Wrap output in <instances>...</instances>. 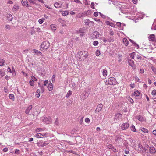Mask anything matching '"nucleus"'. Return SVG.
<instances>
[{"label": "nucleus", "instance_id": "f257e3e1", "mask_svg": "<svg viewBox=\"0 0 156 156\" xmlns=\"http://www.w3.org/2000/svg\"><path fill=\"white\" fill-rule=\"evenodd\" d=\"M41 51H45L48 49L50 46V43L47 41H44L41 45Z\"/></svg>", "mask_w": 156, "mask_h": 156}, {"label": "nucleus", "instance_id": "f03ea898", "mask_svg": "<svg viewBox=\"0 0 156 156\" xmlns=\"http://www.w3.org/2000/svg\"><path fill=\"white\" fill-rule=\"evenodd\" d=\"M116 81L115 79L113 77H110L107 80L105 83L106 85L108 84L112 85L116 84Z\"/></svg>", "mask_w": 156, "mask_h": 156}, {"label": "nucleus", "instance_id": "7ed1b4c3", "mask_svg": "<svg viewBox=\"0 0 156 156\" xmlns=\"http://www.w3.org/2000/svg\"><path fill=\"white\" fill-rule=\"evenodd\" d=\"M78 55H81L83 57L84 60L88 56V53L86 51H82L79 52Z\"/></svg>", "mask_w": 156, "mask_h": 156}, {"label": "nucleus", "instance_id": "20e7f679", "mask_svg": "<svg viewBox=\"0 0 156 156\" xmlns=\"http://www.w3.org/2000/svg\"><path fill=\"white\" fill-rule=\"evenodd\" d=\"M86 30L84 28H80L79 30L76 31V33L77 34H80V35L82 36L83 35V34L85 32Z\"/></svg>", "mask_w": 156, "mask_h": 156}, {"label": "nucleus", "instance_id": "39448f33", "mask_svg": "<svg viewBox=\"0 0 156 156\" xmlns=\"http://www.w3.org/2000/svg\"><path fill=\"white\" fill-rule=\"evenodd\" d=\"M128 62L129 65L132 67L133 69H135L136 66L134 64V62L131 59H129L128 60Z\"/></svg>", "mask_w": 156, "mask_h": 156}, {"label": "nucleus", "instance_id": "423d86ee", "mask_svg": "<svg viewBox=\"0 0 156 156\" xmlns=\"http://www.w3.org/2000/svg\"><path fill=\"white\" fill-rule=\"evenodd\" d=\"M99 35V33L98 31L94 32L91 35V37L92 38H98Z\"/></svg>", "mask_w": 156, "mask_h": 156}, {"label": "nucleus", "instance_id": "0eeeda50", "mask_svg": "<svg viewBox=\"0 0 156 156\" xmlns=\"http://www.w3.org/2000/svg\"><path fill=\"white\" fill-rule=\"evenodd\" d=\"M122 140L121 139L120 136L117 135L116 136L115 141L116 143L120 144L122 142Z\"/></svg>", "mask_w": 156, "mask_h": 156}, {"label": "nucleus", "instance_id": "6e6552de", "mask_svg": "<svg viewBox=\"0 0 156 156\" xmlns=\"http://www.w3.org/2000/svg\"><path fill=\"white\" fill-rule=\"evenodd\" d=\"M90 90L89 89L88 90H85L84 93H83V95L82 96V98L84 99L86 98L90 94Z\"/></svg>", "mask_w": 156, "mask_h": 156}, {"label": "nucleus", "instance_id": "1a4fd4ad", "mask_svg": "<svg viewBox=\"0 0 156 156\" xmlns=\"http://www.w3.org/2000/svg\"><path fill=\"white\" fill-rule=\"evenodd\" d=\"M129 126V124L127 123H125L122 124L121 126V128L122 130H124L126 129Z\"/></svg>", "mask_w": 156, "mask_h": 156}, {"label": "nucleus", "instance_id": "9d476101", "mask_svg": "<svg viewBox=\"0 0 156 156\" xmlns=\"http://www.w3.org/2000/svg\"><path fill=\"white\" fill-rule=\"evenodd\" d=\"M21 3L23 6L27 7L29 6L27 0H22Z\"/></svg>", "mask_w": 156, "mask_h": 156}, {"label": "nucleus", "instance_id": "9b49d317", "mask_svg": "<svg viewBox=\"0 0 156 156\" xmlns=\"http://www.w3.org/2000/svg\"><path fill=\"white\" fill-rule=\"evenodd\" d=\"M62 5V3L61 2H58L55 3L54 4V6L57 8H59L61 7Z\"/></svg>", "mask_w": 156, "mask_h": 156}, {"label": "nucleus", "instance_id": "f8f14e48", "mask_svg": "<svg viewBox=\"0 0 156 156\" xmlns=\"http://www.w3.org/2000/svg\"><path fill=\"white\" fill-rule=\"evenodd\" d=\"M122 116V115L120 114H116L115 115V116L114 118L115 120L117 121H119L121 119Z\"/></svg>", "mask_w": 156, "mask_h": 156}, {"label": "nucleus", "instance_id": "ddd939ff", "mask_svg": "<svg viewBox=\"0 0 156 156\" xmlns=\"http://www.w3.org/2000/svg\"><path fill=\"white\" fill-rule=\"evenodd\" d=\"M102 107L103 105L102 104H98L97 106L95 111L97 112H99L102 109Z\"/></svg>", "mask_w": 156, "mask_h": 156}, {"label": "nucleus", "instance_id": "4468645a", "mask_svg": "<svg viewBox=\"0 0 156 156\" xmlns=\"http://www.w3.org/2000/svg\"><path fill=\"white\" fill-rule=\"evenodd\" d=\"M149 148V152L150 153L152 154L155 153L156 150L153 147H150Z\"/></svg>", "mask_w": 156, "mask_h": 156}, {"label": "nucleus", "instance_id": "2eb2a0df", "mask_svg": "<svg viewBox=\"0 0 156 156\" xmlns=\"http://www.w3.org/2000/svg\"><path fill=\"white\" fill-rule=\"evenodd\" d=\"M32 105H29L25 110V113L27 114H28L29 113L30 111L32 109Z\"/></svg>", "mask_w": 156, "mask_h": 156}, {"label": "nucleus", "instance_id": "dca6fc26", "mask_svg": "<svg viewBox=\"0 0 156 156\" xmlns=\"http://www.w3.org/2000/svg\"><path fill=\"white\" fill-rule=\"evenodd\" d=\"M44 135H43V134L41 133H37L35 135V136L37 137V138H41L44 137Z\"/></svg>", "mask_w": 156, "mask_h": 156}, {"label": "nucleus", "instance_id": "f3484780", "mask_svg": "<svg viewBox=\"0 0 156 156\" xmlns=\"http://www.w3.org/2000/svg\"><path fill=\"white\" fill-rule=\"evenodd\" d=\"M90 23H91L92 24H93L94 22L90 21L89 20L87 19L84 20V23L86 25H89Z\"/></svg>", "mask_w": 156, "mask_h": 156}, {"label": "nucleus", "instance_id": "a211bd4d", "mask_svg": "<svg viewBox=\"0 0 156 156\" xmlns=\"http://www.w3.org/2000/svg\"><path fill=\"white\" fill-rule=\"evenodd\" d=\"M149 38V41H154L155 40L154 35V34H151V35H150Z\"/></svg>", "mask_w": 156, "mask_h": 156}, {"label": "nucleus", "instance_id": "6ab92c4d", "mask_svg": "<svg viewBox=\"0 0 156 156\" xmlns=\"http://www.w3.org/2000/svg\"><path fill=\"white\" fill-rule=\"evenodd\" d=\"M48 89L49 91H51L53 89V85L52 83L49 84L48 86Z\"/></svg>", "mask_w": 156, "mask_h": 156}, {"label": "nucleus", "instance_id": "aec40b11", "mask_svg": "<svg viewBox=\"0 0 156 156\" xmlns=\"http://www.w3.org/2000/svg\"><path fill=\"white\" fill-rule=\"evenodd\" d=\"M136 118L140 121H143L144 120L143 117L140 115H138L136 117Z\"/></svg>", "mask_w": 156, "mask_h": 156}, {"label": "nucleus", "instance_id": "412c9836", "mask_svg": "<svg viewBox=\"0 0 156 156\" xmlns=\"http://www.w3.org/2000/svg\"><path fill=\"white\" fill-rule=\"evenodd\" d=\"M123 41L126 46H127L128 44L129 41L126 38H124L123 40Z\"/></svg>", "mask_w": 156, "mask_h": 156}, {"label": "nucleus", "instance_id": "4be33fe9", "mask_svg": "<svg viewBox=\"0 0 156 156\" xmlns=\"http://www.w3.org/2000/svg\"><path fill=\"white\" fill-rule=\"evenodd\" d=\"M34 53L36 54L37 55L42 56V53L38 51L34 50Z\"/></svg>", "mask_w": 156, "mask_h": 156}, {"label": "nucleus", "instance_id": "5701e85b", "mask_svg": "<svg viewBox=\"0 0 156 156\" xmlns=\"http://www.w3.org/2000/svg\"><path fill=\"white\" fill-rule=\"evenodd\" d=\"M19 6L15 5L13 7L12 10H13V12H15L19 9Z\"/></svg>", "mask_w": 156, "mask_h": 156}, {"label": "nucleus", "instance_id": "b1692460", "mask_svg": "<svg viewBox=\"0 0 156 156\" xmlns=\"http://www.w3.org/2000/svg\"><path fill=\"white\" fill-rule=\"evenodd\" d=\"M49 143H46L45 142L42 144H41L40 143H38V145L40 147H44V146H46L47 145L49 144Z\"/></svg>", "mask_w": 156, "mask_h": 156}, {"label": "nucleus", "instance_id": "393cba45", "mask_svg": "<svg viewBox=\"0 0 156 156\" xmlns=\"http://www.w3.org/2000/svg\"><path fill=\"white\" fill-rule=\"evenodd\" d=\"M50 27L53 31H55L56 29V26L54 24H51L50 25Z\"/></svg>", "mask_w": 156, "mask_h": 156}, {"label": "nucleus", "instance_id": "a878e982", "mask_svg": "<svg viewBox=\"0 0 156 156\" xmlns=\"http://www.w3.org/2000/svg\"><path fill=\"white\" fill-rule=\"evenodd\" d=\"M103 75L104 76H106L107 75V72L106 69H103L102 71Z\"/></svg>", "mask_w": 156, "mask_h": 156}, {"label": "nucleus", "instance_id": "bb28decb", "mask_svg": "<svg viewBox=\"0 0 156 156\" xmlns=\"http://www.w3.org/2000/svg\"><path fill=\"white\" fill-rule=\"evenodd\" d=\"M7 18L8 20L11 21L12 19V16L10 14H8L7 15Z\"/></svg>", "mask_w": 156, "mask_h": 156}, {"label": "nucleus", "instance_id": "cd10ccee", "mask_svg": "<svg viewBox=\"0 0 156 156\" xmlns=\"http://www.w3.org/2000/svg\"><path fill=\"white\" fill-rule=\"evenodd\" d=\"M9 97L10 99H11L12 101H14V97L13 94H10L9 95Z\"/></svg>", "mask_w": 156, "mask_h": 156}, {"label": "nucleus", "instance_id": "c85d7f7f", "mask_svg": "<svg viewBox=\"0 0 156 156\" xmlns=\"http://www.w3.org/2000/svg\"><path fill=\"white\" fill-rule=\"evenodd\" d=\"M134 95L135 96H139L140 95V93L138 91H135L134 93H133Z\"/></svg>", "mask_w": 156, "mask_h": 156}, {"label": "nucleus", "instance_id": "c756f323", "mask_svg": "<svg viewBox=\"0 0 156 156\" xmlns=\"http://www.w3.org/2000/svg\"><path fill=\"white\" fill-rule=\"evenodd\" d=\"M5 60L2 59H0V66H2L4 65L5 63Z\"/></svg>", "mask_w": 156, "mask_h": 156}, {"label": "nucleus", "instance_id": "7c9ffc66", "mask_svg": "<svg viewBox=\"0 0 156 156\" xmlns=\"http://www.w3.org/2000/svg\"><path fill=\"white\" fill-rule=\"evenodd\" d=\"M141 130L144 133H147L148 132V130L147 129L144 128H141Z\"/></svg>", "mask_w": 156, "mask_h": 156}, {"label": "nucleus", "instance_id": "2f4dec72", "mask_svg": "<svg viewBox=\"0 0 156 156\" xmlns=\"http://www.w3.org/2000/svg\"><path fill=\"white\" fill-rule=\"evenodd\" d=\"M36 93V97L37 98H39L40 96V92L39 90L37 89V90Z\"/></svg>", "mask_w": 156, "mask_h": 156}, {"label": "nucleus", "instance_id": "473e14b6", "mask_svg": "<svg viewBox=\"0 0 156 156\" xmlns=\"http://www.w3.org/2000/svg\"><path fill=\"white\" fill-rule=\"evenodd\" d=\"M135 52H133L130 54V56L131 58H132V59H134V55H135Z\"/></svg>", "mask_w": 156, "mask_h": 156}, {"label": "nucleus", "instance_id": "72a5a7b5", "mask_svg": "<svg viewBox=\"0 0 156 156\" xmlns=\"http://www.w3.org/2000/svg\"><path fill=\"white\" fill-rule=\"evenodd\" d=\"M151 29L153 30H156V24H155V23H153V24L152 25Z\"/></svg>", "mask_w": 156, "mask_h": 156}, {"label": "nucleus", "instance_id": "f704fd0d", "mask_svg": "<svg viewBox=\"0 0 156 156\" xmlns=\"http://www.w3.org/2000/svg\"><path fill=\"white\" fill-rule=\"evenodd\" d=\"M69 14V12L67 11H63L62 12V14L63 16H66Z\"/></svg>", "mask_w": 156, "mask_h": 156}, {"label": "nucleus", "instance_id": "c9c22d12", "mask_svg": "<svg viewBox=\"0 0 156 156\" xmlns=\"http://www.w3.org/2000/svg\"><path fill=\"white\" fill-rule=\"evenodd\" d=\"M72 91L70 90H69L68 92V93L66 94V97L67 98H68L71 94Z\"/></svg>", "mask_w": 156, "mask_h": 156}, {"label": "nucleus", "instance_id": "e433bc0d", "mask_svg": "<svg viewBox=\"0 0 156 156\" xmlns=\"http://www.w3.org/2000/svg\"><path fill=\"white\" fill-rule=\"evenodd\" d=\"M44 20L45 19L44 18L41 19L39 20L38 22L40 24H41Z\"/></svg>", "mask_w": 156, "mask_h": 156}, {"label": "nucleus", "instance_id": "4c0bfd02", "mask_svg": "<svg viewBox=\"0 0 156 156\" xmlns=\"http://www.w3.org/2000/svg\"><path fill=\"white\" fill-rule=\"evenodd\" d=\"M131 129L132 131L133 132L136 131V129L135 128V126L133 125L131 127Z\"/></svg>", "mask_w": 156, "mask_h": 156}, {"label": "nucleus", "instance_id": "58836bf2", "mask_svg": "<svg viewBox=\"0 0 156 156\" xmlns=\"http://www.w3.org/2000/svg\"><path fill=\"white\" fill-rule=\"evenodd\" d=\"M43 121L45 122L47 124L49 123V121L48 120V118H44L43 119Z\"/></svg>", "mask_w": 156, "mask_h": 156}, {"label": "nucleus", "instance_id": "ea45409f", "mask_svg": "<svg viewBox=\"0 0 156 156\" xmlns=\"http://www.w3.org/2000/svg\"><path fill=\"white\" fill-rule=\"evenodd\" d=\"M73 45V43L72 42H69L68 44V48H70L72 47Z\"/></svg>", "mask_w": 156, "mask_h": 156}, {"label": "nucleus", "instance_id": "a19ab883", "mask_svg": "<svg viewBox=\"0 0 156 156\" xmlns=\"http://www.w3.org/2000/svg\"><path fill=\"white\" fill-rule=\"evenodd\" d=\"M96 55L97 56H99L100 55V51L99 50H97L96 51Z\"/></svg>", "mask_w": 156, "mask_h": 156}, {"label": "nucleus", "instance_id": "79ce46f5", "mask_svg": "<svg viewBox=\"0 0 156 156\" xmlns=\"http://www.w3.org/2000/svg\"><path fill=\"white\" fill-rule=\"evenodd\" d=\"M5 75V72L0 70V76L2 77L3 76Z\"/></svg>", "mask_w": 156, "mask_h": 156}, {"label": "nucleus", "instance_id": "37998d69", "mask_svg": "<svg viewBox=\"0 0 156 156\" xmlns=\"http://www.w3.org/2000/svg\"><path fill=\"white\" fill-rule=\"evenodd\" d=\"M43 130H44V129L38 128H37V129H36V132H39L41 131H43Z\"/></svg>", "mask_w": 156, "mask_h": 156}, {"label": "nucleus", "instance_id": "c03bdc74", "mask_svg": "<svg viewBox=\"0 0 156 156\" xmlns=\"http://www.w3.org/2000/svg\"><path fill=\"white\" fill-rule=\"evenodd\" d=\"M30 84L31 86H33L34 85V81L33 80L31 79L30 80Z\"/></svg>", "mask_w": 156, "mask_h": 156}, {"label": "nucleus", "instance_id": "a18cd8bd", "mask_svg": "<svg viewBox=\"0 0 156 156\" xmlns=\"http://www.w3.org/2000/svg\"><path fill=\"white\" fill-rule=\"evenodd\" d=\"M107 147L108 148H109L112 149L113 147L112 144H110L107 145Z\"/></svg>", "mask_w": 156, "mask_h": 156}, {"label": "nucleus", "instance_id": "49530a36", "mask_svg": "<svg viewBox=\"0 0 156 156\" xmlns=\"http://www.w3.org/2000/svg\"><path fill=\"white\" fill-rule=\"evenodd\" d=\"M151 94L152 95L156 96V90H153L151 92Z\"/></svg>", "mask_w": 156, "mask_h": 156}, {"label": "nucleus", "instance_id": "de8ad7c7", "mask_svg": "<svg viewBox=\"0 0 156 156\" xmlns=\"http://www.w3.org/2000/svg\"><path fill=\"white\" fill-rule=\"evenodd\" d=\"M55 75H53L52 78V81L53 83L55 81Z\"/></svg>", "mask_w": 156, "mask_h": 156}, {"label": "nucleus", "instance_id": "09e8293b", "mask_svg": "<svg viewBox=\"0 0 156 156\" xmlns=\"http://www.w3.org/2000/svg\"><path fill=\"white\" fill-rule=\"evenodd\" d=\"M98 41H94L93 44L94 46H96L98 45Z\"/></svg>", "mask_w": 156, "mask_h": 156}, {"label": "nucleus", "instance_id": "8fccbe9b", "mask_svg": "<svg viewBox=\"0 0 156 156\" xmlns=\"http://www.w3.org/2000/svg\"><path fill=\"white\" fill-rule=\"evenodd\" d=\"M112 150L115 152H118V150L114 148V147L112 148Z\"/></svg>", "mask_w": 156, "mask_h": 156}, {"label": "nucleus", "instance_id": "3c124183", "mask_svg": "<svg viewBox=\"0 0 156 156\" xmlns=\"http://www.w3.org/2000/svg\"><path fill=\"white\" fill-rule=\"evenodd\" d=\"M85 122H86L89 123L90 122V119H89V118H86L85 119Z\"/></svg>", "mask_w": 156, "mask_h": 156}, {"label": "nucleus", "instance_id": "603ef678", "mask_svg": "<svg viewBox=\"0 0 156 156\" xmlns=\"http://www.w3.org/2000/svg\"><path fill=\"white\" fill-rule=\"evenodd\" d=\"M78 58H79V59L80 60H84V59L83 58V57L81 55H80L79 56V55H78Z\"/></svg>", "mask_w": 156, "mask_h": 156}, {"label": "nucleus", "instance_id": "864d4df0", "mask_svg": "<svg viewBox=\"0 0 156 156\" xmlns=\"http://www.w3.org/2000/svg\"><path fill=\"white\" fill-rule=\"evenodd\" d=\"M15 153L16 154H20V150L16 149L15 151Z\"/></svg>", "mask_w": 156, "mask_h": 156}, {"label": "nucleus", "instance_id": "5fc2aeb1", "mask_svg": "<svg viewBox=\"0 0 156 156\" xmlns=\"http://www.w3.org/2000/svg\"><path fill=\"white\" fill-rule=\"evenodd\" d=\"M133 44H134V46L136 47V48L137 49L139 48V46L138 44H137L135 42L133 43Z\"/></svg>", "mask_w": 156, "mask_h": 156}, {"label": "nucleus", "instance_id": "6e6d98bb", "mask_svg": "<svg viewBox=\"0 0 156 156\" xmlns=\"http://www.w3.org/2000/svg\"><path fill=\"white\" fill-rule=\"evenodd\" d=\"M74 2L77 3L82 4L81 2L79 0H74Z\"/></svg>", "mask_w": 156, "mask_h": 156}, {"label": "nucleus", "instance_id": "4d7b16f0", "mask_svg": "<svg viewBox=\"0 0 156 156\" xmlns=\"http://www.w3.org/2000/svg\"><path fill=\"white\" fill-rule=\"evenodd\" d=\"M34 28V27H32V30L30 31V34L31 35H32L35 32V31L33 29V28Z\"/></svg>", "mask_w": 156, "mask_h": 156}, {"label": "nucleus", "instance_id": "13d9d810", "mask_svg": "<svg viewBox=\"0 0 156 156\" xmlns=\"http://www.w3.org/2000/svg\"><path fill=\"white\" fill-rule=\"evenodd\" d=\"M151 69L152 70V71H153V72L154 73H155L156 72V69L154 67H152Z\"/></svg>", "mask_w": 156, "mask_h": 156}, {"label": "nucleus", "instance_id": "bf43d9fd", "mask_svg": "<svg viewBox=\"0 0 156 156\" xmlns=\"http://www.w3.org/2000/svg\"><path fill=\"white\" fill-rule=\"evenodd\" d=\"M109 25L113 27H115V25L113 23L110 22Z\"/></svg>", "mask_w": 156, "mask_h": 156}, {"label": "nucleus", "instance_id": "052dcab7", "mask_svg": "<svg viewBox=\"0 0 156 156\" xmlns=\"http://www.w3.org/2000/svg\"><path fill=\"white\" fill-rule=\"evenodd\" d=\"M83 117L81 118L80 121L79 122L80 124H82L83 123Z\"/></svg>", "mask_w": 156, "mask_h": 156}, {"label": "nucleus", "instance_id": "680f3d73", "mask_svg": "<svg viewBox=\"0 0 156 156\" xmlns=\"http://www.w3.org/2000/svg\"><path fill=\"white\" fill-rule=\"evenodd\" d=\"M137 58L138 59L141 60L142 58V57L140 55H139L137 56Z\"/></svg>", "mask_w": 156, "mask_h": 156}, {"label": "nucleus", "instance_id": "e2e57ef3", "mask_svg": "<svg viewBox=\"0 0 156 156\" xmlns=\"http://www.w3.org/2000/svg\"><path fill=\"white\" fill-rule=\"evenodd\" d=\"M29 2L30 3L34 4L35 2H34V0H28Z\"/></svg>", "mask_w": 156, "mask_h": 156}, {"label": "nucleus", "instance_id": "0e129e2a", "mask_svg": "<svg viewBox=\"0 0 156 156\" xmlns=\"http://www.w3.org/2000/svg\"><path fill=\"white\" fill-rule=\"evenodd\" d=\"M8 150V149L7 148H5L3 150V151L4 152H6Z\"/></svg>", "mask_w": 156, "mask_h": 156}, {"label": "nucleus", "instance_id": "69168bd1", "mask_svg": "<svg viewBox=\"0 0 156 156\" xmlns=\"http://www.w3.org/2000/svg\"><path fill=\"white\" fill-rule=\"evenodd\" d=\"M98 13L97 12H95L94 13V16L95 17H97L98 16Z\"/></svg>", "mask_w": 156, "mask_h": 156}, {"label": "nucleus", "instance_id": "338daca9", "mask_svg": "<svg viewBox=\"0 0 156 156\" xmlns=\"http://www.w3.org/2000/svg\"><path fill=\"white\" fill-rule=\"evenodd\" d=\"M48 83V80H45L44 82V85L45 86Z\"/></svg>", "mask_w": 156, "mask_h": 156}, {"label": "nucleus", "instance_id": "774afa93", "mask_svg": "<svg viewBox=\"0 0 156 156\" xmlns=\"http://www.w3.org/2000/svg\"><path fill=\"white\" fill-rule=\"evenodd\" d=\"M5 27L7 29H10V26L9 25H6L5 26Z\"/></svg>", "mask_w": 156, "mask_h": 156}]
</instances>
